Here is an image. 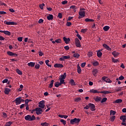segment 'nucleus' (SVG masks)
Masks as SVG:
<instances>
[{
	"label": "nucleus",
	"mask_w": 126,
	"mask_h": 126,
	"mask_svg": "<svg viewBox=\"0 0 126 126\" xmlns=\"http://www.w3.org/2000/svg\"><path fill=\"white\" fill-rule=\"evenodd\" d=\"M112 55L114 57V58H117V57H118V56L120 55V53L114 51L112 52Z\"/></svg>",
	"instance_id": "16"
},
{
	"label": "nucleus",
	"mask_w": 126,
	"mask_h": 126,
	"mask_svg": "<svg viewBox=\"0 0 126 126\" xmlns=\"http://www.w3.org/2000/svg\"><path fill=\"white\" fill-rule=\"evenodd\" d=\"M85 21L86 22H94V20L91 19H89V18H86L85 19Z\"/></svg>",
	"instance_id": "25"
},
{
	"label": "nucleus",
	"mask_w": 126,
	"mask_h": 126,
	"mask_svg": "<svg viewBox=\"0 0 126 126\" xmlns=\"http://www.w3.org/2000/svg\"><path fill=\"white\" fill-rule=\"evenodd\" d=\"M36 115H41V114H42V113L43 112L42 111L43 110H42L41 108H39V107L36 108Z\"/></svg>",
	"instance_id": "9"
},
{
	"label": "nucleus",
	"mask_w": 126,
	"mask_h": 126,
	"mask_svg": "<svg viewBox=\"0 0 126 126\" xmlns=\"http://www.w3.org/2000/svg\"><path fill=\"white\" fill-rule=\"evenodd\" d=\"M18 41L19 42H22V37H20L18 38Z\"/></svg>",
	"instance_id": "64"
},
{
	"label": "nucleus",
	"mask_w": 126,
	"mask_h": 126,
	"mask_svg": "<svg viewBox=\"0 0 126 126\" xmlns=\"http://www.w3.org/2000/svg\"><path fill=\"white\" fill-rule=\"evenodd\" d=\"M25 120H26V121L32 122V121H35V120H36V117L34 115H32L31 116V115H28L25 117Z\"/></svg>",
	"instance_id": "1"
},
{
	"label": "nucleus",
	"mask_w": 126,
	"mask_h": 126,
	"mask_svg": "<svg viewBox=\"0 0 126 126\" xmlns=\"http://www.w3.org/2000/svg\"><path fill=\"white\" fill-rule=\"evenodd\" d=\"M9 92H10V89L7 88H5V91H4L5 94H9Z\"/></svg>",
	"instance_id": "24"
},
{
	"label": "nucleus",
	"mask_w": 126,
	"mask_h": 126,
	"mask_svg": "<svg viewBox=\"0 0 126 126\" xmlns=\"http://www.w3.org/2000/svg\"><path fill=\"white\" fill-rule=\"evenodd\" d=\"M0 14H6V12L3 11H0Z\"/></svg>",
	"instance_id": "63"
},
{
	"label": "nucleus",
	"mask_w": 126,
	"mask_h": 126,
	"mask_svg": "<svg viewBox=\"0 0 126 126\" xmlns=\"http://www.w3.org/2000/svg\"><path fill=\"white\" fill-rule=\"evenodd\" d=\"M103 29L104 31H108V30L110 29V27L108 26H105V27H103Z\"/></svg>",
	"instance_id": "30"
},
{
	"label": "nucleus",
	"mask_w": 126,
	"mask_h": 126,
	"mask_svg": "<svg viewBox=\"0 0 126 126\" xmlns=\"http://www.w3.org/2000/svg\"><path fill=\"white\" fill-rule=\"evenodd\" d=\"M85 65H86V63H82V64H81V67H84Z\"/></svg>",
	"instance_id": "60"
},
{
	"label": "nucleus",
	"mask_w": 126,
	"mask_h": 126,
	"mask_svg": "<svg viewBox=\"0 0 126 126\" xmlns=\"http://www.w3.org/2000/svg\"><path fill=\"white\" fill-rule=\"evenodd\" d=\"M81 120L79 118H74L73 119H71L70 121L71 125H78Z\"/></svg>",
	"instance_id": "2"
},
{
	"label": "nucleus",
	"mask_w": 126,
	"mask_h": 126,
	"mask_svg": "<svg viewBox=\"0 0 126 126\" xmlns=\"http://www.w3.org/2000/svg\"><path fill=\"white\" fill-rule=\"evenodd\" d=\"M44 6H45V4H44V3H42L41 4L39 5V7L41 9H44Z\"/></svg>",
	"instance_id": "49"
},
{
	"label": "nucleus",
	"mask_w": 126,
	"mask_h": 126,
	"mask_svg": "<svg viewBox=\"0 0 126 126\" xmlns=\"http://www.w3.org/2000/svg\"><path fill=\"white\" fill-rule=\"evenodd\" d=\"M100 93L102 94H110V93H112V92L109 91H101Z\"/></svg>",
	"instance_id": "23"
},
{
	"label": "nucleus",
	"mask_w": 126,
	"mask_h": 126,
	"mask_svg": "<svg viewBox=\"0 0 126 126\" xmlns=\"http://www.w3.org/2000/svg\"><path fill=\"white\" fill-rule=\"evenodd\" d=\"M116 119V116H113L110 118V121L111 122H114L115 120Z\"/></svg>",
	"instance_id": "40"
},
{
	"label": "nucleus",
	"mask_w": 126,
	"mask_h": 126,
	"mask_svg": "<svg viewBox=\"0 0 126 126\" xmlns=\"http://www.w3.org/2000/svg\"><path fill=\"white\" fill-rule=\"evenodd\" d=\"M38 104V107L41 109H44L45 108V101L42 100Z\"/></svg>",
	"instance_id": "7"
},
{
	"label": "nucleus",
	"mask_w": 126,
	"mask_h": 126,
	"mask_svg": "<svg viewBox=\"0 0 126 126\" xmlns=\"http://www.w3.org/2000/svg\"><path fill=\"white\" fill-rule=\"evenodd\" d=\"M123 102V100L122 99H118L114 101L113 103L115 104H120V103H122Z\"/></svg>",
	"instance_id": "15"
},
{
	"label": "nucleus",
	"mask_w": 126,
	"mask_h": 126,
	"mask_svg": "<svg viewBox=\"0 0 126 126\" xmlns=\"http://www.w3.org/2000/svg\"><path fill=\"white\" fill-rule=\"evenodd\" d=\"M43 22H44V20L42 19H40L38 21V23L39 24L43 23Z\"/></svg>",
	"instance_id": "61"
},
{
	"label": "nucleus",
	"mask_w": 126,
	"mask_h": 126,
	"mask_svg": "<svg viewBox=\"0 0 126 126\" xmlns=\"http://www.w3.org/2000/svg\"><path fill=\"white\" fill-rule=\"evenodd\" d=\"M60 84H64L65 83V82H64V79H62V78H60Z\"/></svg>",
	"instance_id": "33"
},
{
	"label": "nucleus",
	"mask_w": 126,
	"mask_h": 126,
	"mask_svg": "<svg viewBox=\"0 0 126 126\" xmlns=\"http://www.w3.org/2000/svg\"><path fill=\"white\" fill-rule=\"evenodd\" d=\"M63 39L65 44H68L70 42V38H66L65 36L63 37Z\"/></svg>",
	"instance_id": "11"
},
{
	"label": "nucleus",
	"mask_w": 126,
	"mask_h": 126,
	"mask_svg": "<svg viewBox=\"0 0 126 126\" xmlns=\"http://www.w3.org/2000/svg\"><path fill=\"white\" fill-rule=\"evenodd\" d=\"M119 80H124L125 79V77L124 76L121 75L120 77H119Z\"/></svg>",
	"instance_id": "52"
},
{
	"label": "nucleus",
	"mask_w": 126,
	"mask_h": 126,
	"mask_svg": "<svg viewBox=\"0 0 126 126\" xmlns=\"http://www.w3.org/2000/svg\"><path fill=\"white\" fill-rule=\"evenodd\" d=\"M116 92H120L123 90V87H119L115 89Z\"/></svg>",
	"instance_id": "20"
},
{
	"label": "nucleus",
	"mask_w": 126,
	"mask_h": 126,
	"mask_svg": "<svg viewBox=\"0 0 126 126\" xmlns=\"http://www.w3.org/2000/svg\"><path fill=\"white\" fill-rule=\"evenodd\" d=\"M112 60L113 63H118V62H119L118 59H116L114 58H112Z\"/></svg>",
	"instance_id": "43"
},
{
	"label": "nucleus",
	"mask_w": 126,
	"mask_h": 126,
	"mask_svg": "<svg viewBox=\"0 0 126 126\" xmlns=\"http://www.w3.org/2000/svg\"><path fill=\"white\" fill-rule=\"evenodd\" d=\"M75 44L77 48H80L81 47L80 41L77 38H75Z\"/></svg>",
	"instance_id": "3"
},
{
	"label": "nucleus",
	"mask_w": 126,
	"mask_h": 126,
	"mask_svg": "<svg viewBox=\"0 0 126 126\" xmlns=\"http://www.w3.org/2000/svg\"><path fill=\"white\" fill-rule=\"evenodd\" d=\"M47 18L48 20H53L54 18V16L52 14H50L48 16H47Z\"/></svg>",
	"instance_id": "19"
},
{
	"label": "nucleus",
	"mask_w": 126,
	"mask_h": 126,
	"mask_svg": "<svg viewBox=\"0 0 126 126\" xmlns=\"http://www.w3.org/2000/svg\"><path fill=\"white\" fill-rule=\"evenodd\" d=\"M41 126H49V124H48L46 122H44V123H41Z\"/></svg>",
	"instance_id": "44"
},
{
	"label": "nucleus",
	"mask_w": 126,
	"mask_h": 126,
	"mask_svg": "<svg viewBox=\"0 0 126 126\" xmlns=\"http://www.w3.org/2000/svg\"><path fill=\"white\" fill-rule=\"evenodd\" d=\"M120 120H121V121L122 122H126V116H121L120 118Z\"/></svg>",
	"instance_id": "22"
},
{
	"label": "nucleus",
	"mask_w": 126,
	"mask_h": 126,
	"mask_svg": "<svg viewBox=\"0 0 126 126\" xmlns=\"http://www.w3.org/2000/svg\"><path fill=\"white\" fill-rule=\"evenodd\" d=\"M73 58H75V59H78L79 57H80V55L78 53H74L73 55Z\"/></svg>",
	"instance_id": "26"
},
{
	"label": "nucleus",
	"mask_w": 126,
	"mask_h": 126,
	"mask_svg": "<svg viewBox=\"0 0 126 126\" xmlns=\"http://www.w3.org/2000/svg\"><path fill=\"white\" fill-rule=\"evenodd\" d=\"M69 83L70 84H71V85H75V82H74V80L73 79H71L70 80Z\"/></svg>",
	"instance_id": "31"
},
{
	"label": "nucleus",
	"mask_w": 126,
	"mask_h": 126,
	"mask_svg": "<svg viewBox=\"0 0 126 126\" xmlns=\"http://www.w3.org/2000/svg\"><path fill=\"white\" fill-rule=\"evenodd\" d=\"M92 55H93V53L91 52H89L88 53V57H89V58L92 57Z\"/></svg>",
	"instance_id": "59"
},
{
	"label": "nucleus",
	"mask_w": 126,
	"mask_h": 126,
	"mask_svg": "<svg viewBox=\"0 0 126 126\" xmlns=\"http://www.w3.org/2000/svg\"><path fill=\"white\" fill-rule=\"evenodd\" d=\"M3 33L5 34V35H8V36H10V32L7 31H4Z\"/></svg>",
	"instance_id": "34"
},
{
	"label": "nucleus",
	"mask_w": 126,
	"mask_h": 126,
	"mask_svg": "<svg viewBox=\"0 0 126 126\" xmlns=\"http://www.w3.org/2000/svg\"><path fill=\"white\" fill-rule=\"evenodd\" d=\"M54 85V80H51L50 82V84L49 86V88H52L53 87V86Z\"/></svg>",
	"instance_id": "32"
},
{
	"label": "nucleus",
	"mask_w": 126,
	"mask_h": 126,
	"mask_svg": "<svg viewBox=\"0 0 126 126\" xmlns=\"http://www.w3.org/2000/svg\"><path fill=\"white\" fill-rule=\"evenodd\" d=\"M70 57L69 56H64L60 58V61H61L62 62L64 61V60H68V59H70Z\"/></svg>",
	"instance_id": "8"
},
{
	"label": "nucleus",
	"mask_w": 126,
	"mask_h": 126,
	"mask_svg": "<svg viewBox=\"0 0 126 126\" xmlns=\"http://www.w3.org/2000/svg\"><path fill=\"white\" fill-rule=\"evenodd\" d=\"M28 65L29 66H31V67H34L35 66V63L34 62H30L28 63Z\"/></svg>",
	"instance_id": "18"
},
{
	"label": "nucleus",
	"mask_w": 126,
	"mask_h": 126,
	"mask_svg": "<svg viewBox=\"0 0 126 126\" xmlns=\"http://www.w3.org/2000/svg\"><path fill=\"white\" fill-rule=\"evenodd\" d=\"M105 82L107 83H112V81L108 78H106V79L105 80Z\"/></svg>",
	"instance_id": "41"
},
{
	"label": "nucleus",
	"mask_w": 126,
	"mask_h": 126,
	"mask_svg": "<svg viewBox=\"0 0 126 126\" xmlns=\"http://www.w3.org/2000/svg\"><path fill=\"white\" fill-rule=\"evenodd\" d=\"M16 72L18 73V74H19V75H22V72H21V71H20V70L19 69H16Z\"/></svg>",
	"instance_id": "38"
},
{
	"label": "nucleus",
	"mask_w": 126,
	"mask_h": 126,
	"mask_svg": "<svg viewBox=\"0 0 126 126\" xmlns=\"http://www.w3.org/2000/svg\"><path fill=\"white\" fill-rule=\"evenodd\" d=\"M89 92L90 93H93L94 94H95L96 93H97V94L100 93V92L97 91V90H94V89L90 90Z\"/></svg>",
	"instance_id": "12"
},
{
	"label": "nucleus",
	"mask_w": 126,
	"mask_h": 126,
	"mask_svg": "<svg viewBox=\"0 0 126 126\" xmlns=\"http://www.w3.org/2000/svg\"><path fill=\"white\" fill-rule=\"evenodd\" d=\"M2 115H3V118H7V115L6 114V113L3 112L2 113Z\"/></svg>",
	"instance_id": "55"
},
{
	"label": "nucleus",
	"mask_w": 126,
	"mask_h": 126,
	"mask_svg": "<svg viewBox=\"0 0 126 126\" xmlns=\"http://www.w3.org/2000/svg\"><path fill=\"white\" fill-rule=\"evenodd\" d=\"M94 100L95 102H100L102 100V98L100 96H97L94 98Z\"/></svg>",
	"instance_id": "13"
},
{
	"label": "nucleus",
	"mask_w": 126,
	"mask_h": 126,
	"mask_svg": "<svg viewBox=\"0 0 126 126\" xmlns=\"http://www.w3.org/2000/svg\"><path fill=\"white\" fill-rule=\"evenodd\" d=\"M110 115H113V116L116 115V111H113V110H111L110 111Z\"/></svg>",
	"instance_id": "51"
},
{
	"label": "nucleus",
	"mask_w": 126,
	"mask_h": 126,
	"mask_svg": "<svg viewBox=\"0 0 126 126\" xmlns=\"http://www.w3.org/2000/svg\"><path fill=\"white\" fill-rule=\"evenodd\" d=\"M63 4H66L67 3V0H64L62 2Z\"/></svg>",
	"instance_id": "62"
},
{
	"label": "nucleus",
	"mask_w": 126,
	"mask_h": 126,
	"mask_svg": "<svg viewBox=\"0 0 126 126\" xmlns=\"http://www.w3.org/2000/svg\"><path fill=\"white\" fill-rule=\"evenodd\" d=\"M79 15L78 18H83V17H85V11L80 10L79 12Z\"/></svg>",
	"instance_id": "4"
},
{
	"label": "nucleus",
	"mask_w": 126,
	"mask_h": 126,
	"mask_svg": "<svg viewBox=\"0 0 126 126\" xmlns=\"http://www.w3.org/2000/svg\"><path fill=\"white\" fill-rule=\"evenodd\" d=\"M107 99L106 97H104L103 98H102V99L101 100V101H100L101 103H105V102H106V101H107Z\"/></svg>",
	"instance_id": "46"
},
{
	"label": "nucleus",
	"mask_w": 126,
	"mask_h": 126,
	"mask_svg": "<svg viewBox=\"0 0 126 126\" xmlns=\"http://www.w3.org/2000/svg\"><path fill=\"white\" fill-rule=\"evenodd\" d=\"M7 55H8V56H13L14 55V53H13L12 52H10V51H8L7 52Z\"/></svg>",
	"instance_id": "37"
},
{
	"label": "nucleus",
	"mask_w": 126,
	"mask_h": 126,
	"mask_svg": "<svg viewBox=\"0 0 126 126\" xmlns=\"http://www.w3.org/2000/svg\"><path fill=\"white\" fill-rule=\"evenodd\" d=\"M50 62V61H49V60H46L45 61V63L47 65H48L49 67H52V65L51 64H49V62Z\"/></svg>",
	"instance_id": "35"
},
{
	"label": "nucleus",
	"mask_w": 126,
	"mask_h": 126,
	"mask_svg": "<svg viewBox=\"0 0 126 126\" xmlns=\"http://www.w3.org/2000/svg\"><path fill=\"white\" fill-rule=\"evenodd\" d=\"M102 53L101 52V50H98L97 52V56L98 58H101L102 57Z\"/></svg>",
	"instance_id": "21"
},
{
	"label": "nucleus",
	"mask_w": 126,
	"mask_h": 126,
	"mask_svg": "<svg viewBox=\"0 0 126 126\" xmlns=\"http://www.w3.org/2000/svg\"><path fill=\"white\" fill-rule=\"evenodd\" d=\"M97 73H98V70L97 69H94L93 70V74L94 76H96Z\"/></svg>",
	"instance_id": "28"
},
{
	"label": "nucleus",
	"mask_w": 126,
	"mask_h": 126,
	"mask_svg": "<svg viewBox=\"0 0 126 126\" xmlns=\"http://www.w3.org/2000/svg\"><path fill=\"white\" fill-rule=\"evenodd\" d=\"M15 101L16 102V105H20V104H21V97L16 98Z\"/></svg>",
	"instance_id": "10"
},
{
	"label": "nucleus",
	"mask_w": 126,
	"mask_h": 126,
	"mask_svg": "<svg viewBox=\"0 0 126 126\" xmlns=\"http://www.w3.org/2000/svg\"><path fill=\"white\" fill-rule=\"evenodd\" d=\"M87 31V29H82L81 32L82 33H85Z\"/></svg>",
	"instance_id": "58"
},
{
	"label": "nucleus",
	"mask_w": 126,
	"mask_h": 126,
	"mask_svg": "<svg viewBox=\"0 0 126 126\" xmlns=\"http://www.w3.org/2000/svg\"><path fill=\"white\" fill-rule=\"evenodd\" d=\"M55 42L57 43L58 44L62 43V39H58L55 40Z\"/></svg>",
	"instance_id": "45"
},
{
	"label": "nucleus",
	"mask_w": 126,
	"mask_h": 126,
	"mask_svg": "<svg viewBox=\"0 0 126 126\" xmlns=\"http://www.w3.org/2000/svg\"><path fill=\"white\" fill-rule=\"evenodd\" d=\"M66 26H68V27H69V26H70L71 25V22H67L66 24Z\"/></svg>",
	"instance_id": "57"
},
{
	"label": "nucleus",
	"mask_w": 126,
	"mask_h": 126,
	"mask_svg": "<svg viewBox=\"0 0 126 126\" xmlns=\"http://www.w3.org/2000/svg\"><path fill=\"white\" fill-rule=\"evenodd\" d=\"M60 85H62V84L60 83L56 82V83L55 85V87H59V86H60Z\"/></svg>",
	"instance_id": "47"
},
{
	"label": "nucleus",
	"mask_w": 126,
	"mask_h": 126,
	"mask_svg": "<svg viewBox=\"0 0 126 126\" xmlns=\"http://www.w3.org/2000/svg\"><path fill=\"white\" fill-rule=\"evenodd\" d=\"M58 17L60 19L63 18V14H62V13H59V14H58Z\"/></svg>",
	"instance_id": "54"
},
{
	"label": "nucleus",
	"mask_w": 126,
	"mask_h": 126,
	"mask_svg": "<svg viewBox=\"0 0 126 126\" xmlns=\"http://www.w3.org/2000/svg\"><path fill=\"white\" fill-rule=\"evenodd\" d=\"M11 125H12V122L9 121V122H7L5 124L4 126H11Z\"/></svg>",
	"instance_id": "36"
},
{
	"label": "nucleus",
	"mask_w": 126,
	"mask_h": 126,
	"mask_svg": "<svg viewBox=\"0 0 126 126\" xmlns=\"http://www.w3.org/2000/svg\"><path fill=\"white\" fill-rule=\"evenodd\" d=\"M35 68L36 69H39V68H40V64H35Z\"/></svg>",
	"instance_id": "48"
},
{
	"label": "nucleus",
	"mask_w": 126,
	"mask_h": 126,
	"mask_svg": "<svg viewBox=\"0 0 126 126\" xmlns=\"http://www.w3.org/2000/svg\"><path fill=\"white\" fill-rule=\"evenodd\" d=\"M81 100V98L80 97H77L74 99V101L76 103H77V102H79Z\"/></svg>",
	"instance_id": "39"
},
{
	"label": "nucleus",
	"mask_w": 126,
	"mask_h": 126,
	"mask_svg": "<svg viewBox=\"0 0 126 126\" xmlns=\"http://www.w3.org/2000/svg\"><path fill=\"white\" fill-rule=\"evenodd\" d=\"M54 67H59L62 68V67H63V65L62 64H60V63H56L54 65Z\"/></svg>",
	"instance_id": "14"
},
{
	"label": "nucleus",
	"mask_w": 126,
	"mask_h": 126,
	"mask_svg": "<svg viewBox=\"0 0 126 126\" xmlns=\"http://www.w3.org/2000/svg\"><path fill=\"white\" fill-rule=\"evenodd\" d=\"M65 77H66V73L64 72L63 75H61L60 78L62 79H65Z\"/></svg>",
	"instance_id": "27"
},
{
	"label": "nucleus",
	"mask_w": 126,
	"mask_h": 126,
	"mask_svg": "<svg viewBox=\"0 0 126 126\" xmlns=\"http://www.w3.org/2000/svg\"><path fill=\"white\" fill-rule=\"evenodd\" d=\"M88 106L89 107H90V110L91 111H92V112H94V111H96V109L95 108V105H94V104L89 103Z\"/></svg>",
	"instance_id": "6"
},
{
	"label": "nucleus",
	"mask_w": 126,
	"mask_h": 126,
	"mask_svg": "<svg viewBox=\"0 0 126 126\" xmlns=\"http://www.w3.org/2000/svg\"><path fill=\"white\" fill-rule=\"evenodd\" d=\"M77 72L78 73H81V68H80V66H78L77 67Z\"/></svg>",
	"instance_id": "42"
},
{
	"label": "nucleus",
	"mask_w": 126,
	"mask_h": 126,
	"mask_svg": "<svg viewBox=\"0 0 126 126\" xmlns=\"http://www.w3.org/2000/svg\"><path fill=\"white\" fill-rule=\"evenodd\" d=\"M60 122H61V123H62L63 124V125H66V121H65L63 119H61L60 120Z\"/></svg>",
	"instance_id": "50"
},
{
	"label": "nucleus",
	"mask_w": 126,
	"mask_h": 126,
	"mask_svg": "<svg viewBox=\"0 0 126 126\" xmlns=\"http://www.w3.org/2000/svg\"><path fill=\"white\" fill-rule=\"evenodd\" d=\"M8 81V80L7 79H4L2 82V83H7V82Z\"/></svg>",
	"instance_id": "56"
},
{
	"label": "nucleus",
	"mask_w": 126,
	"mask_h": 126,
	"mask_svg": "<svg viewBox=\"0 0 126 126\" xmlns=\"http://www.w3.org/2000/svg\"><path fill=\"white\" fill-rule=\"evenodd\" d=\"M93 65H94V66L99 65V63L98 62V61H95L93 63Z\"/></svg>",
	"instance_id": "29"
},
{
	"label": "nucleus",
	"mask_w": 126,
	"mask_h": 126,
	"mask_svg": "<svg viewBox=\"0 0 126 126\" xmlns=\"http://www.w3.org/2000/svg\"><path fill=\"white\" fill-rule=\"evenodd\" d=\"M103 47H104V48L106 49V50H107L108 51H111V48H110V47H109V46H108V45H107L106 44H103Z\"/></svg>",
	"instance_id": "17"
},
{
	"label": "nucleus",
	"mask_w": 126,
	"mask_h": 126,
	"mask_svg": "<svg viewBox=\"0 0 126 126\" xmlns=\"http://www.w3.org/2000/svg\"><path fill=\"white\" fill-rule=\"evenodd\" d=\"M76 36L79 40H82V37H81V36L79 34H77Z\"/></svg>",
	"instance_id": "53"
},
{
	"label": "nucleus",
	"mask_w": 126,
	"mask_h": 126,
	"mask_svg": "<svg viewBox=\"0 0 126 126\" xmlns=\"http://www.w3.org/2000/svg\"><path fill=\"white\" fill-rule=\"evenodd\" d=\"M4 24L6 25H17V23L15 22H8L7 21H4Z\"/></svg>",
	"instance_id": "5"
}]
</instances>
